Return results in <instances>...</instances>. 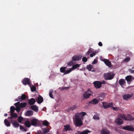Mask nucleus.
Listing matches in <instances>:
<instances>
[{
  "label": "nucleus",
  "instance_id": "nucleus-14",
  "mask_svg": "<svg viewBox=\"0 0 134 134\" xmlns=\"http://www.w3.org/2000/svg\"><path fill=\"white\" fill-rule=\"evenodd\" d=\"M82 56H74L72 57V59L74 61L79 60H80Z\"/></svg>",
  "mask_w": 134,
  "mask_h": 134
},
{
  "label": "nucleus",
  "instance_id": "nucleus-19",
  "mask_svg": "<svg viewBox=\"0 0 134 134\" xmlns=\"http://www.w3.org/2000/svg\"><path fill=\"white\" fill-rule=\"evenodd\" d=\"M43 100V98L41 96H39L37 98V102L39 104L41 103Z\"/></svg>",
  "mask_w": 134,
  "mask_h": 134
},
{
  "label": "nucleus",
  "instance_id": "nucleus-2",
  "mask_svg": "<svg viewBox=\"0 0 134 134\" xmlns=\"http://www.w3.org/2000/svg\"><path fill=\"white\" fill-rule=\"evenodd\" d=\"M114 76V74L111 72L105 73L104 74V77L107 80H112Z\"/></svg>",
  "mask_w": 134,
  "mask_h": 134
},
{
  "label": "nucleus",
  "instance_id": "nucleus-51",
  "mask_svg": "<svg viewBox=\"0 0 134 134\" xmlns=\"http://www.w3.org/2000/svg\"><path fill=\"white\" fill-rule=\"evenodd\" d=\"M69 88V87H62L60 90H67Z\"/></svg>",
  "mask_w": 134,
  "mask_h": 134
},
{
  "label": "nucleus",
  "instance_id": "nucleus-56",
  "mask_svg": "<svg viewBox=\"0 0 134 134\" xmlns=\"http://www.w3.org/2000/svg\"><path fill=\"white\" fill-rule=\"evenodd\" d=\"M98 44L100 46H102L103 45L102 43L100 42L98 43Z\"/></svg>",
  "mask_w": 134,
  "mask_h": 134
},
{
  "label": "nucleus",
  "instance_id": "nucleus-1",
  "mask_svg": "<svg viewBox=\"0 0 134 134\" xmlns=\"http://www.w3.org/2000/svg\"><path fill=\"white\" fill-rule=\"evenodd\" d=\"M119 116L123 120H125L129 121L134 120V118L130 114H127L125 115L124 114H120Z\"/></svg>",
  "mask_w": 134,
  "mask_h": 134
},
{
  "label": "nucleus",
  "instance_id": "nucleus-58",
  "mask_svg": "<svg viewBox=\"0 0 134 134\" xmlns=\"http://www.w3.org/2000/svg\"><path fill=\"white\" fill-rule=\"evenodd\" d=\"M100 83H101V85L102 84H104L105 83V81L103 80L102 81H100Z\"/></svg>",
  "mask_w": 134,
  "mask_h": 134
},
{
  "label": "nucleus",
  "instance_id": "nucleus-9",
  "mask_svg": "<svg viewBox=\"0 0 134 134\" xmlns=\"http://www.w3.org/2000/svg\"><path fill=\"white\" fill-rule=\"evenodd\" d=\"M22 82L25 85H26L27 84L30 85V80L28 78H24Z\"/></svg>",
  "mask_w": 134,
  "mask_h": 134
},
{
  "label": "nucleus",
  "instance_id": "nucleus-36",
  "mask_svg": "<svg viewBox=\"0 0 134 134\" xmlns=\"http://www.w3.org/2000/svg\"><path fill=\"white\" fill-rule=\"evenodd\" d=\"M15 110V108L13 106H11L10 108V113H14Z\"/></svg>",
  "mask_w": 134,
  "mask_h": 134
},
{
  "label": "nucleus",
  "instance_id": "nucleus-44",
  "mask_svg": "<svg viewBox=\"0 0 134 134\" xmlns=\"http://www.w3.org/2000/svg\"><path fill=\"white\" fill-rule=\"evenodd\" d=\"M92 52V51L91 49L88 50V51L86 53L85 55L86 56H87L89 55L90 53Z\"/></svg>",
  "mask_w": 134,
  "mask_h": 134
},
{
  "label": "nucleus",
  "instance_id": "nucleus-7",
  "mask_svg": "<svg viewBox=\"0 0 134 134\" xmlns=\"http://www.w3.org/2000/svg\"><path fill=\"white\" fill-rule=\"evenodd\" d=\"M94 87L96 88L99 89L101 87V83H100V81H95L93 82Z\"/></svg>",
  "mask_w": 134,
  "mask_h": 134
},
{
  "label": "nucleus",
  "instance_id": "nucleus-55",
  "mask_svg": "<svg viewBox=\"0 0 134 134\" xmlns=\"http://www.w3.org/2000/svg\"><path fill=\"white\" fill-rule=\"evenodd\" d=\"M129 71L131 73H134V70H132L131 69H129Z\"/></svg>",
  "mask_w": 134,
  "mask_h": 134
},
{
  "label": "nucleus",
  "instance_id": "nucleus-13",
  "mask_svg": "<svg viewBox=\"0 0 134 134\" xmlns=\"http://www.w3.org/2000/svg\"><path fill=\"white\" fill-rule=\"evenodd\" d=\"M115 122L118 125H121L123 123V121L122 119L120 118H117L115 120Z\"/></svg>",
  "mask_w": 134,
  "mask_h": 134
},
{
  "label": "nucleus",
  "instance_id": "nucleus-34",
  "mask_svg": "<svg viewBox=\"0 0 134 134\" xmlns=\"http://www.w3.org/2000/svg\"><path fill=\"white\" fill-rule=\"evenodd\" d=\"M91 132V131L87 130H84L83 132H81L80 134H87L88 133H90Z\"/></svg>",
  "mask_w": 134,
  "mask_h": 134
},
{
  "label": "nucleus",
  "instance_id": "nucleus-54",
  "mask_svg": "<svg viewBox=\"0 0 134 134\" xmlns=\"http://www.w3.org/2000/svg\"><path fill=\"white\" fill-rule=\"evenodd\" d=\"M109 107H111L112 108V107H112L113 106V103H109Z\"/></svg>",
  "mask_w": 134,
  "mask_h": 134
},
{
  "label": "nucleus",
  "instance_id": "nucleus-18",
  "mask_svg": "<svg viewBox=\"0 0 134 134\" xmlns=\"http://www.w3.org/2000/svg\"><path fill=\"white\" fill-rule=\"evenodd\" d=\"M35 100L33 98H31L28 100V103L30 105H33L35 104Z\"/></svg>",
  "mask_w": 134,
  "mask_h": 134
},
{
  "label": "nucleus",
  "instance_id": "nucleus-16",
  "mask_svg": "<svg viewBox=\"0 0 134 134\" xmlns=\"http://www.w3.org/2000/svg\"><path fill=\"white\" fill-rule=\"evenodd\" d=\"M11 123H12V124L13 127L15 128H18L19 126H20L18 122L15 120L13 121H11Z\"/></svg>",
  "mask_w": 134,
  "mask_h": 134
},
{
  "label": "nucleus",
  "instance_id": "nucleus-32",
  "mask_svg": "<svg viewBox=\"0 0 134 134\" xmlns=\"http://www.w3.org/2000/svg\"><path fill=\"white\" fill-rule=\"evenodd\" d=\"M18 120L19 123H21L23 120V118L21 116H19L18 117Z\"/></svg>",
  "mask_w": 134,
  "mask_h": 134
},
{
  "label": "nucleus",
  "instance_id": "nucleus-38",
  "mask_svg": "<svg viewBox=\"0 0 134 134\" xmlns=\"http://www.w3.org/2000/svg\"><path fill=\"white\" fill-rule=\"evenodd\" d=\"M11 114V116L12 117H13L14 118H17L18 117L17 114L16 113H10Z\"/></svg>",
  "mask_w": 134,
  "mask_h": 134
},
{
  "label": "nucleus",
  "instance_id": "nucleus-6",
  "mask_svg": "<svg viewBox=\"0 0 134 134\" xmlns=\"http://www.w3.org/2000/svg\"><path fill=\"white\" fill-rule=\"evenodd\" d=\"M122 129H123L130 131H134V128L132 126L130 125H127L124 126Z\"/></svg>",
  "mask_w": 134,
  "mask_h": 134
},
{
  "label": "nucleus",
  "instance_id": "nucleus-21",
  "mask_svg": "<svg viewBox=\"0 0 134 134\" xmlns=\"http://www.w3.org/2000/svg\"><path fill=\"white\" fill-rule=\"evenodd\" d=\"M64 128L63 130V131L64 132L68 131H70V125H64Z\"/></svg>",
  "mask_w": 134,
  "mask_h": 134
},
{
  "label": "nucleus",
  "instance_id": "nucleus-10",
  "mask_svg": "<svg viewBox=\"0 0 134 134\" xmlns=\"http://www.w3.org/2000/svg\"><path fill=\"white\" fill-rule=\"evenodd\" d=\"M102 61L104 62L105 64L109 67H110L111 66V62L108 60L104 59L102 60Z\"/></svg>",
  "mask_w": 134,
  "mask_h": 134
},
{
  "label": "nucleus",
  "instance_id": "nucleus-60",
  "mask_svg": "<svg viewBox=\"0 0 134 134\" xmlns=\"http://www.w3.org/2000/svg\"><path fill=\"white\" fill-rule=\"evenodd\" d=\"M15 101H19V99H18H18H16L15 100Z\"/></svg>",
  "mask_w": 134,
  "mask_h": 134
},
{
  "label": "nucleus",
  "instance_id": "nucleus-43",
  "mask_svg": "<svg viewBox=\"0 0 134 134\" xmlns=\"http://www.w3.org/2000/svg\"><path fill=\"white\" fill-rule=\"evenodd\" d=\"M53 92V90H51L49 91V95L50 97L52 98H53V97L52 95V93Z\"/></svg>",
  "mask_w": 134,
  "mask_h": 134
},
{
  "label": "nucleus",
  "instance_id": "nucleus-41",
  "mask_svg": "<svg viewBox=\"0 0 134 134\" xmlns=\"http://www.w3.org/2000/svg\"><path fill=\"white\" fill-rule=\"evenodd\" d=\"M36 87L35 86H33L31 87V90L32 92H33L36 91Z\"/></svg>",
  "mask_w": 134,
  "mask_h": 134
},
{
  "label": "nucleus",
  "instance_id": "nucleus-46",
  "mask_svg": "<svg viewBox=\"0 0 134 134\" xmlns=\"http://www.w3.org/2000/svg\"><path fill=\"white\" fill-rule=\"evenodd\" d=\"M20 108H21L20 106L16 107V108H15V110L17 112L19 113L20 111Z\"/></svg>",
  "mask_w": 134,
  "mask_h": 134
},
{
  "label": "nucleus",
  "instance_id": "nucleus-24",
  "mask_svg": "<svg viewBox=\"0 0 134 134\" xmlns=\"http://www.w3.org/2000/svg\"><path fill=\"white\" fill-rule=\"evenodd\" d=\"M42 130L43 132L42 133V134H45L49 131V129L46 128H42Z\"/></svg>",
  "mask_w": 134,
  "mask_h": 134
},
{
  "label": "nucleus",
  "instance_id": "nucleus-52",
  "mask_svg": "<svg viewBox=\"0 0 134 134\" xmlns=\"http://www.w3.org/2000/svg\"><path fill=\"white\" fill-rule=\"evenodd\" d=\"M73 64V62L72 61H71L69 62L68 63V65H72Z\"/></svg>",
  "mask_w": 134,
  "mask_h": 134
},
{
  "label": "nucleus",
  "instance_id": "nucleus-48",
  "mask_svg": "<svg viewBox=\"0 0 134 134\" xmlns=\"http://www.w3.org/2000/svg\"><path fill=\"white\" fill-rule=\"evenodd\" d=\"M87 59L85 57H83L82 58V60L84 62H87Z\"/></svg>",
  "mask_w": 134,
  "mask_h": 134
},
{
  "label": "nucleus",
  "instance_id": "nucleus-31",
  "mask_svg": "<svg viewBox=\"0 0 134 134\" xmlns=\"http://www.w3.org/2000/svg\"><path fill=\"white\" fill-rule=\"evenodd\" d=\"M27 105V103L26 102L21 103H20V107L21 108L24 107L26 106Z\"/></svg>",
  "mask_w": 134,
  "mask_h": 134
},
{
  "label": "nucleus",
  "instance_id": "nucleus-35",
  "mask_svg": "<svg viewBox=\"0 0 134 134\" xmlns=\"http://www.w3.org/2000/svg\"><path fill=\"white\" fill-rule=\"evenodd\" d=\"M92 68L93 67L90 64L87 66L86 69L89 71H91Z\"/></svg>",
  "mask_w": 134,
  "mask_h": 134
},
{
  "label": "nucleus",
  "instance_id": "nucleus-15",
  "mask_svg": "<svg viewBox=\"0 0 134 134\" xmlns=\"http://www.w3.org/2000/svg\"><path fill=\"white\" fill-rule=\"evenodd\" d=\"M110 132L107 129H103L101 131L100 134H110Z\"/></svg>",
  "mask_w": 134,
  "mask_h": 134
},
{
  "label": "nucleus",
  "instance_id": "nucleus-8",
  "mask_svg": "<svg viewBox=\"0 0 134 134\" xmlns=\"http://www.w3.org/2000/svg\"><path fill=\"white\" fill-rule=\"evenodd\" d=\"M125 79L129 84L132 80H134V77L131 75H128L125 77Z\"/></svg>",
  "mask_w": 134,
  "mask_h": 134
},
{
  "label": "nucleus",
  "instance_id": "nucleus-27",
  "mask_svg": "<svg viewBox=\"0 0 134 134\" xmlns=\"http://www.w3.org/2000/svg\"><path fill=\"white\" fill-rule=\"evenodd\" d=\"M4 122L6 126L7 127H9L10 126V124L9 122L7 119H5Z\"/></svg>",
  "mask_w": 134,
  "mask_h": 134
},
{
  "label": "nucleus",
  "instance_id": "nucleus-62",
  "mask_svg": "<svg viewBox=\"0 0 134 134\" xmlns=\"http://www.w3.org/2000/svg\"><path fill=\"white\" fill-rule=\"evenodd\" d=\"M103 99V98L102 99H100V98H99V99L100 101H102V99Z\"/></svg>",
  "mask_w": 134,
  "mask_h": 134
},
{
  "label": "nucleus",
  "instance_id": "nucleus-61",
  "mask_svg": "<svg viewBox=\"0 0 134 134\" xmlns=\"http://www.w3.org/2000/svg\"><path fill=\"white\" fill-rule=\"evenodd\" d=\"M7 115H7V114L6 113V114H4V116H7Z\"/></svg>",
  "mask_w": 134,
  "mask_h": 134
},
{
  "label": "nucleus",
  "instance_id": "nucleus-12",
  "mask_svg": "<svg viewBox=\"0 0 134 134\" xmlns=\"http://www.w3.org/2000/svg\"><path fill=\"white\" fill-rule=\"evenodd\" d=\"M38 120L35 118H34L31 120V125L32 126H36L37 122H38Z\"/></svg>",
  "mask_w": 134,
  "mask_h": 134
},
{
  "label": "nucleus",
  "instance_id": "nucleus-59",
  "mask_svg": "<svg viewBox=\"0 0 134 134\" xmlns=\"http://www.w3.org/2000/svg\"><path fill=\"white\" fill-rule=\"evenodd\" d=\"M42 132H41V131H40L37 132V134H42Z\"/></svg>",
  "mask_w": 134,
  "mask_h": 134
},
{
  "label": "nucleus",
  "instance_id": "nucleus-33",
  "mask_svg": "<svg viewBox=\"0 0 134 134\" xmlns=\"http://www.w3.org/2000/svg\"><path fill=\"white\" fill-rule=\"evenodd\" d=\"M42 124L45 126H47L49 125V123L47 120H44L43 121Z\"/></svg>",
  "mask_w": 134,
  "mask_h": 134
},
{
  "label": "nucleus",
  "instance_id": "nucleus-3",
  "mask_svg": "<svg viewBox=\"0 0 134 134\" xmlns=\"http://www.w3.org/2000/svg\"><path fill=\"white\" fill-rule=\"evenodd\" d=\"M87 115L86 113L84 112L77 113L75 115L74 119L82 120L83 119V116Z\"/></svg>",
  "mask_w": 134,
  "mask_h": 134
},
{
  "label": "nucleus",
  "instance_id": "nucleus-57",
  "mask_svg": "<svg viewBox=\"0 0 134 134\" xmlns=\"http://www.w3.org/2000/svg\"><path fill=\"white\" fill-rule=\"evenodd\" d=\"M112 108L114 110H115L116 111L118 110V108L117 107H112Z\"/></svg>",
  "mask_w": 134,
  "mask_h": 134
},
{
  "label": "nucleus",
  "instance_id": "nucleus-39",
  "mask_svg": "<svg viewBox=\"0 0 134 134\" xmlns=\"http://www.w3.org/2000/svg\"><path fill=\"white\" fill-rule=\"evenodd\" d=\"M20 129L22 131H23L26 132L27 131V130L26 129L24 128L22 126L20 125Z\"/></svg>",
  "mask_w": 134,
  "mask_h": 134
},
{
  "label": "nucleus",
  "instance_id": "nucleus-5",
  "mask_svg": "<svg viewBox=\"0 0 134 134\" xmlns=\"http://www.w3.org/2000/svg\"><path fill=\"white\" fill-rule=\"evenodd\" d=\"M74 120V121L75 125L77 126H80L83 124V123L82 121V120L80 119H74L73 118Z\"/></svg>",
  "mask_w": 134,
  "mask_h": 134
},
{
  "label": "nucleus",
  "instance_id": "nucleus-42",
  "mask_svg": "<svg viewBox=\"0 0 134 134\" xmlns=\"http://www.w3.org/2000/svg\"><path fill=\"white\" fill-rule=\"evenodd\" d=\"M98 53V52L94 51L92 53H91L90 54V56L91 57H93V56H94Z\"/></svg>",
  "mask_w": 134,
  "mask_h": 134
},
{
  "label": "nucleus",
  "instance_id": "nucleus-37",
  "mask_svg": "<svg viewBox=\"0 0 134 134\" xmlns=\"http://www.w3.org/2000/svg\"><path fill=\"white\" fill-rule=\"evenodd\" d=\"M71 68H70L69 70H65L64 73V75H66L69 74L72 70Z\"/></svg>",
  "mask_w": 134,
  "mask_h": 134
},
{
  "label": "nucleus",
  "instance_id": "nucleus-20",
  "mask_svg": "<svg viewBox=\"0 0 134 134\" xmlns=\"http://www.w3.org/2000/svg\"><path fill=\"white\" fill-rule=\"evenodd\" d=\"M119 83L120 85L122 86L125 84V79H121L119 81Z\"/></svg>",
  "mask_w": 134,
  "mask_h": 134
},
{
  "label": "nucleus",
  "instance_id": "nucleus-11",
  "mask_svg": "<svg viewBox=\"0 0 134 134\" xmlns=\"http://www.w3.org/2000/svg\"><path fill=\"white\" fill-rule=\"evenodd\" d=\"M133 94H125L123 96V99L125 100H127L131 98L133 96Z\"/></svg>",
  "mask_w": 134,
  "mask_h": 134
},
{
  "label": "nucleus",
  "instance_id": "nucleus-28",
  "mask_svg": "<svg viewBox=\"0 0 134 134\" xmlns=\"http://www.w3.org/2000/svg\"><path fill=\"white\" fill-rule=\"evenodd\" d=\"M102 104L103 107L105 109L109 108V103H107L106 102H103Z\"/></svg>",
  "mask_w": 134,
  "mask_h": 134
},
{
  "label": "nucleus",
  "instance_id": "nucleus-53",
  "mask_svg": "<svg viewBox=\"0 0 134 134\" xmlns=\"http://www.w3.org/2000/svg\"><path fill=\"white\" fill-rule=\"evenodd\" d=\"M97 62V60L96 59H94L93 62H92V64H96Z\"/></svg>",
  "mask_w": 134,
  "mask_h": 134
},
{
  "label": "nucleus",
  "instance_id": "nucleus-63",
  "mask_svg": "<svg viewBox=\"0 0 134 134\" xmlns=\"http://www.w3.org/2000/svg\"><path fill=\"white\" fill-rule=\"evenodd\" d=\"M26 134H30V133H26Z\"/></svg>",
  "mask_w": 134,
  "mask_h": 134
},
{
  "label": "nucleus",
  "instance_id": "nucleus-17",
  "mask_svg": "<svg viewBox=\"0 0 134 134\" xmlns=\"http://www.w3.org/2000/svg\"><path fill=\"white\" fill-rule=\"evenodd\" d=\"M26 98V96L24 94H22L21 96H19L18 97V99H19V101L21 102L25 100Z\"/></svg>",
  "mask_w": 134,
  "mask_h": 134
},
{
  "label": "nucleus",
  "instance_id": "nucleus-45",
  "mask_svg": "<svg viewBox=\"0 0 134 134\" xmlns=\"http://www.w3.org/2000/svg\"><path fill=\"white\" fill-rule=\"evenodd\" d=\"M76 105H74L72 107H70L69 109L70 110H73L76 108Z\"/></svg>",
  "mask_w": 134,
  "mask_h": 134
},
{
  "label": "nucleus",
  "instance_id": "nucleus-23",
  "mask_svg": "<svg viewBox=\"0 0 134 134\" xmlns=\"http://www.w3.org/2000/svg\"><path fill=\"white\" fill-rule=\"evenodd\" d=\"M31 109L34 111L36 112H37L38 111V107L36 105H33L31 106Z\"/></svg>",
  "mask_w": 134,
  "mask_h": 134
},
{
  "label": "nucleus",
  "instance_id": "nucleus-22",
  "mask_svg": "<svg viewBox=\"0 0 134 134\" xmlns=\"http://www.w3.org/2000/svg\"><path fill=\"white\" fill-rule=\"evenodd\" d=\"M25 114L27 116H31L33 115V111L31 110H28L25 113Z\"/></svg>",
  "mask_w": 134,
  "mask_h": 134
},
{
  "label": "nucleus",
  "instance_id": "nucleus-25",
  "mask_svg": "<svg viewBox=\"0 0 134 134\" xmlns=\"http://www.w3.org/2000/svg\"><path fill=\"white\" fill-rule=\"evenodd\" d=\"M98 102V101L96 98L93 99L91 102H90V103H91L93 104H96Z\"/></svg>",
  "mask_w": 134,
  "mask_h": 134
},
{
  "label": "nucleus",
  "instance_id": "nucleus-50",
  "mask_svg": "<svg viewBox=\"0 0 134 134\" xmlns=\"http://www.w3.org/2000/svg\"><path fill=\"white\" fill-rule=\"evenodd\" d=\"M20 104V102H18L16 103H15L14 105L16 107H19Z\"/></svg>",
  "mask_w": 134,
  "mask_h": 134
},
{
  "label": "nucleus",
  "instance_id": "nucleus-26",
  "mask_svg": "<svg viewBox=\"0 0 134 134\" xmlns=\"http://www.w3.org/2000/svg\"><path fill=\"white\" fill-rule=\"evenodd\" d=\"M25 125L28 127H30L31 125V123H30L29 120H27L25 121Z\"/></svg>",
  "mask_w": 134,
  "mask_h": 134
},
{
  "label": "nucleus",
  "instance_id": "nucleus-30",
  "mask_svg": "<svg viewBox=\"0 0 134 134\" xmlns=\"http://www.w3.org/2000/svg\"><path fill=\"white\" fill-rule=\"evenodd\" d=\"M80 65L79 64H76L73 65L72 67V68H71L72 69H72V70H73L74 69H76L78 67H79Z\"/></svg>",
  "mask_w": 134,
  "mask_h": 134
},
{
  "label": "nucleus",
  "instance_id": "nucleus-29",
  "mask_svg": "<svg viewBox=\"0 0 134 134\" xmlns=\"http://www.w3.org/2000/svg\"><path fill=\"white\" fill-rule=\"evenodd\" d=\"M66 67H61L60 68V71L62 73H64L65 72L66 70Z\"/></svg>",
  "mask_w": 134,
  "mask_h": 134
},
{
  "label": "nucleus",
  "instance_id": "nucleus-4",
  "mask_svg": "<svg viewBox=\"0 0 134 134\" xmlns=\"http://www.w3.org/2000/svg\"><path fill=\"white\" fill-rule=\"evenodd\" d=\"M92 92L90 90H88L83 94V97L84 98L86 99L92 95Z\"/></svg>",
  "mask_w": 134,
  "mask_h": 134
},
{
  "label": "nucleus",
  "instance_id": "nucleus-47",
  "mask_svg": "<svg viewBox=\"0 0 134 134\" xmlns=\"http://www.w3.org/2000/svg\"><path fill=\"white\" fill-rule=\"evenodd\" d=\"M13 117H12V116H11V114H10V117H8V119H9V120L10 122H11V121L12 120L13 121L14 120H13Z\"/></svg>",
  "mask_w": 134,
  "mask_h": 134
},
{
  "label": "nucleus",
  "instance_id": "nucleus-64",
  "mask_svg": "<svg viewBox=\"0 0 134 134\" xmlns=\"http://www.w3.org/2000/svg\"><path fill=\"white\" fill-rule=\"evenodd\" d=\"M132 69H134V67H133L132 68Z\"/></svg>",
  "mask_w": 134,
  "mask_h": 134
},
{
  "label": "nucleus",
  "instance_id": "nucleus-40",
  "mask_svg": "<svg viewBox=\"0 0 134 134\" xmlns=\"http://www.w3.org/2000/svg\"><path fill=\"white\" fill-rule=\"evenodd\" d=\"M93 118L94 119L99 120V119L98 115L97 113L94 115Z\"/></svg>",
  "mask_w": 134,
  "mask_h": 134
},
{
  "label": "nucleus",
  "instance_id": "nucleus-49",
  "mask_svg": "<svg viewBox=\"0 0 134 134\" xmlns=\"http://www.w3.org/2000/svg\"><path fill=\"white\" fill-rule=\"evenodd\" d=\"M130 60V58L129 57H127L124 59V61L126 62H129Z\"/></svg>",
  "mask_w": 134,
  "mask_h": 134
}]
</instances>
